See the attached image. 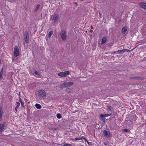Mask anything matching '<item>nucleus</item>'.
<instances>
[{"mask_svg":"<svg viewBox=\"0 0 146 146\" xmlns=\"http://www.w3.org/2000/svg\"><path fill=\"white\" fill-rule=\"evenodd\" d=\"M116 52H118L119 54L123 53L124 52V49L122 50H118L116 51Z\"/></svg>","mask_w":146,"mask_h":146,"instance_id":"nucleus-19","label":"nucleus"},{"mask_svg":"<svg viewBox=\"0 0 146 146\" xmlns=\"http://www.w3.org/2000/svg\"><path fill=\"white\" fill-rule=\"evenodd\" d=\"M140 77H139L137 76H133L130 78V79L133 80H139L140 79Z\"/></svg>","mask_w":146,"mask_h":146,"instance_id":"nucleus-12","label":"nucleus"},{"mask_svg":"<svg viewBox=\"0 0 146 146\" xmlns=\"http://www.w3.org/2000/svg\"><path fill=\"white\" fill-rule=\"evenodd\" d=\"M106 38H103L101 41V44H104L106 41Z\"/></svg>","mask_w":146,"mask_h":146,"instance_id":"nucleus-16","label":"nucleus"},{"mask_svg":"<svg viewBox=\"0 0 146 146\" xmlns=\"http://www.w3.org/2000/svg\"><path fill=\"white\" fill-rule=\"evenodd\" d=\"M133 49H134V48L131 50H129L127 49H124V52H130L131 51H132Z\"/></svg>","mask_w":146,"mask_h":146,"instance_id":"nucleus-26","label":"nucleus"},{"mask_svg":"<svg viewBox=\"0 0 146 146\" xmlns=\"http://www.w3.org/2000/svg\"><path fill=\"white\" fill-rule=\"evenodd\" d=\"M56 117L58 119H60L62 117L61 114L60 113L57 114L56 115Z\"/></svg>","mask_w":146,"mask_h":146,"instance_id":"nucleus-23","label":"nucleus"},{"mask_svg":"<svg viewBox=\"0 0 146 146\" xmlns=\"http://www.w3.org/2000/svg\"><path fill=\"white\" fill-rule=\"evenodd\" d=\"M145 14L146 15V12L145 13Z\"/></svg>","mask_w":146,"mask_h":146,"instance_id":"nucleus-46","label":"nucleus"},{"mask_svg":"<svg viewBox=\"0 0 146 146\" xmlns=\"http://www.w3.org/2000/svg\"><path fill=\"white\" fill-rule=\"evenodd\" d=\"M19 102H23L22 101V100L20 98V97L19 98Z\"/></svg>","mask_w":146,"mask_h":146,"instance_id":"nucleus-34","label":"nucleus"},{"mask_svg":"<svg viewBox=\"0 0 146 146\" xmlns=\"http://www.w3.org/2000/svg\"><path fill=\"white\" fill-rule=\"evenodd\" d=\"M127 28L126 27L124 26V27L122 29V32L123 34H125L126 31H127Z\"/></svg>","mask_w":146,"mask_h":146,"instance_id":"nucleus-9","label":"nucleus"},{"mask_svg":"<svg viewBox=\"0 0 146 146\" xmlns=\"http://www.w3.org/2000/svg\"><path fill=\"white\" fill-rule=\"evenodd\" d=\"M21 104L22 107L24 108L25 107V105L24 103L23 102H21Z\"/></svg>","mask_w":146,"mask_h":146,"instance_id":"nucleus-31","label":"nucleus"},{"mask_svg":"<svg viewBox=\"0 0 146 146\" xmlns=\"http://www.w3.org/2000/svg\"><path fill=\"white\" fill-rule=\"evenodd\" d=\"M59 16L57 14H55L54 15L53 18V20L54 22H56L58 19Z\"/></svg>","mask_w":146,"mask_h":146,"instance_id":"nucleus-8","label":"nucleus"},{"mask_svg":"<svg viewBox=\"0 0 146 146\" xmlns=\"http://www.w3.org/2000/svg\"><path fill=\"white\" fill-rule=\"evenodd\" d=\"M123 131L124 132H129L130 130L126 129H124L123 130Z\"/></svg>","mask_w":146,"mask_h":146,"instance_id":"nucleus-27","label":"nucleus"},{"mask_svg":"<svg viewBox=\"0 0 146 146\" xmlns=\"http://www.w3.org/2000/svg\"><path fill=\"white\" fill-rule=\"evenodd\" d=\"M65 90L66 92H70V88H66Z\"/></svg>","mask_w":146,"mask_h":146,"instance_id":"nucleus-28","label":"nucleus"},{"mask_svg":"<svg viewBox=\"0 0 146 146\" xmlns=\"http://www.w3.org/2000/svg\"><path fill=\"white\" fill-rule=\"evenodd\" d=\"M102 120L103 121V122H104H104H105V119H102Z\"/></svg>","mask_w":146,"mask_h":146,"instance_id":"nucleus-35","label":"nucleus"},{"mask_svg":"<svg viewBox=\"0 0 146 146\" xmlns=\"http://www.w3.org/2000/svg\"><path fill=\"white\" fill-rule=\"evenodd\" d=\"M20 92H19V96H20Z\"/></svg>","mask_w":146,"mask_h":146,"instance_id":"nucleus-40","label":"nucleus"},{"mask_svg":"<svg viewBox=\"0 0 146 146\" xmlns=\"http://www.w3.org/2000/svg\"><path fill=\"white\" fill-rule=\"evenodd\" d=\"M66 87H70L73 85L74 83L72 82H64Z\"/></svg>","mask_w":146,"mask_h":146,"instance_id":"nucleus-5","label":"nucleus"},{"mask_svg":"<svg viewBox=\"0 0 146 146\" xmlns=\"http://www.w3.org/2000/svg\"><path fill=\"white\" fill-rule=\"evenodd\" d=\"M9 0V1L10 2H12V1H11V0Z\"/></svg>","mask_w":146,"mask_h":146,"instance_id":"nucleus-41","label":"nucleus"},{"mask_svg":"<svg viewBox=\"0 0 146 146\" xmlns=\"http://www.w3.org/2000/svg\"><path fill=\"white\" fill-rule=\"evenodd\" d=\"M24 39L26 43H28L29 42V34L27 31L25 32L24 34Z\"/></svg>","mask_w":146,"mask_h":146,"instance_id":"nucleus-4","label":"nucleus"},{"mask_svg":"<svg viewBox=\"0 0 146 146\" xmlns=\"http://www.w3.org/2000/svg\"><path fill=\"white\" fill-rule=\"evenodd\" d=\"M58 129V128H56L55 127H50V130H52L53 131H55V130H56Z\"/></svg>","mask_w":146,"mask_h":146,"instance_id":"nucleus-25","label":"nucleus"},{"mask_svg":"<svg viewBox=\"0 0 146 146\" xmlns=\"http://www.w3.org/2000/svg\"><path fill=\"white\" fill-rule=\"evenodd\" d=\"M35 107L38 109H40L41 108V105L38 104H35Z\"/></svg>","mask_w":146,"mask_h":146,"instance_id":"nucleus-15","label":"nucleus"},{"mask_svg":"<svg viewBox=\"0 0 146 146\" xmlns=\"http://www.w3.org/2000/svg\"><path fill=\"white\" fill-rule=\"evenodd\" d=\"M9 0V1L10 2H12V1H11V0Z\"/></svg>","mask_w":146,"mask_h":146,"instance_id":"nucleus-42","label":"nucleus"},{"mask_svg":"<svg viewBox=\"0 0 146 146\" xmlns=\"http://www.w3.org/2000/svg\"><path fill=\"white\" fill-rule=\"evenodd\" d=\"M80 139H81V138H80V139H78V138H76V140H80Z\"/></svg>","mask_w":146,"mask_h":146,"instance_id":"nucleus-37","label":"nucleus"},{"mask_svg":"<svg viewBox=\"0 0 146 146\" xmlns=\"http://www.w3.org/2000/svg\"><path fill=\"white\" fill-rule=\"evenodd\" d=\"M17 108H15V111H16V112H17Z\"/></svg>","mask_w":146,"mask_h":146,"instance_id":"nucleus-38","label":"nucleus"},{"mask_svg":"<svg viewBox=\"0 0 146 146\" xmlns=\"http://www.w3.org/2000/svg\"><path fill=\"white\" fill-rule=\"evenodd\" d=\"M53 33V31H50L48 34V36L49 38H50L51 35H52Z\"/></svg>","mask_w":146,"mask_h":146,"instance_id":"nucleus-20","label":"nucleus"},{"mask_svg":"<svg viewBox=\"0 0 146 146\" xmlns=\"http://www.w3.org/2000/svg\"><path fill=\"white\" fill-rule=\"evenodd\" d=\"M103 133L104 136L107 137H108L110 136V133L108 131L104 130L103 131Z\"/></svg>","mask_w":146,"mask_h":146,"instance_id":"nucleus-6","label":"nucleus"},{"mask_svg":"<svg viewBox=\"0 0 146 146\" xmlns=\"http://www.w3.org/2000/svg\"><path fill=\"white\" fill-rule=\"evenodd\" d=\"M14 54V56L15 57L18 56L19 54V49L17 46H15V47Z\"/></svg>","mask_w":146,"mask_h":146,"instance_id":"nucleus-2","label":"nucleus"},{"mask_svg":"<svg viewBox=\"0 0 146 146\" xmlns=\"http://www.w3.org/2000/svg\"><path fill=\"white\" fill-rule=\"evenodd\" d=\"M78 111L77 110L75 112H73V113H75V112H77V111Z\"/></svg>","mask_w":146,"mask_h":146,"instance_id":"nucleus-43","label":"nucleus"},{"mask_svg":"<svg viewBox=\"0 0 146 146\" xmlns=\"http://www.w3.org/2000/svg\"><path fill=\"white\" fill-rule=\"evenodd\" d=\"M110 107H108V108L110 109Z\"/></svg>","mask_w":146,"mask_h":146,"instance_id":"nucleus-44","label":"nucleus"},{"mask_svg":"<svg viewBox=\"0 0 146 146\" xmlns=\"http://www.w3.org/2000/svg\"><path fill=\"white\" fill-rule=\"evenodd\" d=\"M62 146H72V145L70 144H64Z\"/></svg>","mask_w":146,"mask_h":146,"instance_id":"nucleus-30","label":"nucleus"},{"mask_svg":"<svg viewBox=\"0 0 146 146\" xmlns=\"http://www.w3.org/2000/svg\"><path fill=\"white\" fill-rule=\"evenodd\" d=\"M139 5L142 8L146 9V3L142 2L139 3Z\"/></svg>","mask_w":146,"mask_h":146,"instance_id":"nucleus-7","label":"nucleus"},{"mask_svg":"<svg viewBox=\"0 0 146 146\" xmlns=\"http://www.w3.org/2000/svg\"><path fill=\"white\" fill-rule=\"evenodd\" d=\"M5 125L4 124H0V133L2 132L4 128Z\"/></svg>","mask_w":146,"mask_h":146,"instance_id":"nucleus-10","label":"nucleus"},{"mask_svg":"<svg viewBox=\"0 0 146 146\" xmlns=\"http://www.w3.org/2000/svg\"><path fill=\"white\" fill-rule=\"evenodd\" d=\"M60 35L62 39L65 40L66 38V33L64 31H61L60 33Z\"/></svg>","mask_w":146,"mask_h":146,"instance_id":"nucleus-1","label":"nucleus"},{"mask_svg":"<svg viewBox=\"0 0 146 146\" xmlns=\"http://www.w3.org/2000/svg\"><path fill=\"white\" fill-rule=\"evenodd\" d=\"M17 106L15 108H18L20 105V103L18 102H17Z\"/></svg>","mask_w":146,"mask_h":146,"instance_id":"nucleus-29","label":"nucleus"},{"mask_svg":"<svg viewBox=\"0 0 146 146\" xmlns=\"http://www.w3.org/2000/svg\"><path fill=\"white\" fill-rule=\"evenodd\" d=\"M111 115V114H105L104 115L105 117H107L108 116H110Z\"/></svg>","mask_w":146,"mask_h":146,"instance_id":"nucleus-32","label":"nucleus"},{"mask_svg":"<svg viewBox=\"0 0 146 146\" xmlns=\"http://www.w3.org/2000/svg\"><path fill=\"white\" fill-rule=\"evenodd\" d=\"M33 73L34 74H35L36 75L38 76H40V74L36 70H34L33 72Z\"/></svg>","mask_w":146,"mask_h":146,"instance_id":"nucleus-17","label":"nucleus"},{"mask_svg":"<svg viewBox=\"0 0 146 146\" xmlns=\"http://www.w3.org/2000/svg\"><path fill=\"white\" fill-rule=\"evenodd\" d=\"M38 95L41 97H43L46 96V93L44 90H39L38 92Z\"/></svg>","mask_w":146,"mask_h":146,"instance_id":"nucleus-3","label":"nucleus"},{"mask_svg":"<svg viewBox=\"0 0 146 146\" xmlns=\"http://www.w3.org/2000/svg\"><path fill=\"white\" fill-rule=\"evenodd\" d=\"M64 74L65 75V77L67 75L69 74L70 73V72L69 71H65L63 72Z\"/></svg>","mask_w":146,"mask_h":146,"instance_id":"nucleus-18","label":"nucleus"},{"mask_svg":"<svg viewBox=\"0 0 146 146\" xmlns=\"http://www.w3.org/2000/svg\"><path fill=\"white\" fill-rule=\"evenodd\" d=\"M90 31L91 32H93V31L92 30H90Z\"/></svg>","mask_w":146,"mask_h":146,"instance_id":"nucleus-39","label":"nucleus"},{"mask_svg":"<svg viewBox=\"0 0 146 146\" xmlns=\"http://www.w3.org/2000/svg\"><path fill=\"white\" fill-rule=\"evenodd\" d=\"M86 141L87 142V143H88V144L89 145H91V144H90L91 143L89 142H88V141H87V140H86Z\"/></svg>","mask_w":146,"mask_h":146,"instance_id":"nucleus-33","label":"nucleus"},{"mask_svg":"<svg viewBox=\"0 0 146 146\" xmlns=\"http://www.w3.org/2000/svg\"><path fill=\"white\" fill-rule=\"evenodd\" d=\"M104 117H105L104 115L103 114H101L100 115V120H102L104 119Z\"/></svg>","mask_w":146,"mask_h":146,"instance_id":"nucleus-24","label":"nucleus"},{"mask_svg":"<svg viewBox=\"0 0 146 146\" xmlns=\"http://www.w3.org/2000/svg\"><path fill=\"white\" fill-rule=\"evenodd\" d=\"M58 75L61 77H65V75L64 74L63 72H60L58 74Z\"/></svg>","mask_w":146,"mask_h":146,"instance_id":"nucleus-14","label":"nucleus"},{"mask_svg":"<svg viewBox=\"0 0 146 146\" xmlns=\"http://www.w3.org/2000/svg\"><path fill=\"white\" fill-rule=\"evenodd\" d=\"M65 87V86L64 83L60 85V87L61 88H63Z\"/></svg>","mask_w":146,"mask_h":146,"instance_id":"nucleus-21","label":"nucleus"},{"mask_svg":"<svg viewBox=\"0 0 146 146\" xmlns=\"http://www.w3.org/2000/svg\"><path fill=\"white\" fill-rule=\"evenodd\" d=\"M84 137H82V138H81V139H82H82H84L85 140H86V139H85V138H84Z\"/></svg>","mask_w":146,"mask_h":146,"instance_id":"nucleus-36","label":"nucleus"},{"mask_svg":"<svg viewBox=\"0 0 146 146\" xmlns=\"http://www.w3.org/2000/svg\"><path fill=\"white\" fill-rule=\"evenodd\" d=\"M40 5H38L36 6V7L35 9V12L36 11H37V10L39 9V8H40Z\"/></svg>","mask_w":146,"mask_h":146,"instance_id":"nucleus-22","label":"nucleus"},{"mask_svg":"<svg viewBox=\"0 0 146 146\" xmlns=\"http://www.w3.org/2000/svg\"><path fill=\"white\" fill-rule=\"evenodd\" d=\"M83 146V145H80V146Z\"/></svg>","mask_w":146,"mask_h":146,"instance_id":"nucleus-45","label":"nucleus"},{"mask_svg":"<svg viewBox=\"0 0 146 146\" xmlns=\"http://www.w3.org/2000/svg\"><path fill=\"white\" fill-rule=\"evenodd\" d=\"M4 68L3 67L0 72V79H1L2 78V74L3 72Z\"/></svg>","mask_w":146,"mask_h":146,"instance_id":"nucleus-11","label":"nucleus"},{"mask_svg":"<svg viewBox=\"0 0 146 146\" xmlns=\"http://www.w3.org/2000/svg\"><path fill=\"white\" fill-rule=\"evenodd\" d=\"M3 114V110L2 108L0 109V121L1 120V117Z\"/></svg>","mask_w":146,"mask_h":146,"instance_id":"nucleus-13","label":"nucleus"}]
</instances>
